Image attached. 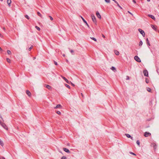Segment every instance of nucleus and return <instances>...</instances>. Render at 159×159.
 Listing matches in <instances>:
<instances>
[{
	"mask_svg": "<svg viewBox=\"0 0 159 159\" xmlns=\"http://www.w3.org/2000/svg\"><path fill=\"white\" fill-rule=\"evenodd\" d=\"M0 125L5 129L7 130H8V127L6 125L3 123L2 122H1V123H0Z\"/></svg>",
	"mask_w": 159,
	"mask_h": 159,
	"instance_id": "1",
	"label": "nucleus"
},
{
	"mask_svg": "<svg viewBox=\"0 0 159 159\" xmlns=\"http://www.w3.org/2000/svg\"><path fill=\"white\" fill-rule=\"evenodd\" d=\"M91 17H92V20L93 22L94 23H95V24H96V18H95V16H94V15L93 14H91Z\"/></svg>",
	"mask_w": 159,
	"mask_h": 159,
	"instance_id": "2",
	"label": "nucleus"
},
{
	"mask_svg": "<svg viewBox=\"0 0 159 159\" xmlns=\"http://www.w3.org/2000/svg\"><path fill=\"white\" fill-rule=\"evenodd\" d=\"M138 31L140 32L141 34H142L143 37H144L145 36V33L143 30L140 29H138Z\"/></svg>",
	"mask_w": 159,
	"mask_h": 159,
	"instance_id": "3",
	"label": "nucleus"
},
{
	"mask_svg": "<svg viewBox=\"0 0 159 159\" xmlns=\"http://www.w3.org/2000/svg\"><path fill=\"white\" fill-rule=\"evenodd\" d=\"M134 59L137 62H141V61L139 57L137 56H136L134 57Z\"/></svg>",
	"mask_w": 159,
	"mask_h": 159,
	"instance_id": "4",
	"label": "nucleus"
},
{
	"mask_svg": "<svg viewBox=\"0 0 159 159\" xmlns=\"http://www.w3.org/2000/svg\"><path fill=\"white\" fill-rule=\"evenodd\" d=\"M61 77H62V78L64 79L66 81V82L68 84H70V82H71L70 81H69L68 80H67L65 77H64L62 76H61Z\"/></svg>",
	"mask_w": 159,
	"mask_h": 159,
	"instance_id": "5",
	"label": "nucleus"
},
{
	"mask_svg": "<svg viewBox=\"0 0 159 159\" xmlns=\"http://www.w3.org/2000/svg\"><path fill=\"white\" fill-rule=\"evenodd\" d=\"M143 73L144 74V75L145 76H146V77L148 76V71L147 70H143Z\"/></svg>",
	"mask_w": 159,
	"mask_h": 159,
	"instance_id": "6",
	"label": "nucleus"
},
{
	"mask_svg": "<svg viewBox=\"0 0 159 159\" xmlns=\"http://www.w3.org/2000/svg\"><path fill=\"white\" fill-rule=\"evenodd\" d=\"M151 135V134L149 132H145L144 135L145 137H148V136Z\"/></svg>",
	"mask_w": 159,
	"mask_h": 159,
	"instance_id": "7",
	"label": "nucleus"
},
{
	"mask_svg": "<svg viewBox=\"0 0 159 159\" xmlns=\"http://www.w3.org/2000/svg\"><path fill=\"white\" fill-rule=\"evenodd\" d=\"M62 107V106L60 104H58L57 106L54 107V109L59 108L61 109Z\"/></svg>",
	"mask_w": 159,
	"mask_h": 159,
	"instance_id": "8",
	"label": "nucleus"
},
{
	"mask_svg": "<svg viewBox=\"0 0 159 159\" xmlns=\"http://www.w3.org/2000/svg\"><path fill=\"white\" fill-rule=\"evenodd\" d=\"M44 86L50 90H51L52 88L48 84H45Z\"/></svg>",
	"mask_w": 159,
	"mask_h": 159,
	"instance_id": "9",
	"label": "nucleus"
},
{
	"mask_svg": "<svg viewBox=\"0 0 159 159\" xmlns=\"http://www.w3.org/2000/svg\"><path fill=\"white\" fill-rule=\"evenodd\" d=\"M80 17L82 18V20H83V22L86 24V25L88 26V27H89V26L88 24L87 21L84 20V19L82 16H81Z\"/></svg>",
	"mask_w": 159,
	"mask_h": 159,
	"instance_id": "10",
	"label": "nucleus"
},
{
	"mask_svg": "<svg viewBox=\"0 0 159 159\" xmlns=\"http://www.w3.org/2000/svg\"><path fill=\"white\" fill-rule=\"evenodd\" d=\"M63 149L64 151H65L66 152L69 153H70V152L69 151V150L66 148H63Z\"/></svg>",
	"mask_w": 159,
	"mask_h": 159,
	"instance_id": "11",
	"label": "nucleus"
},
{
	"mask_svg": "<svg viewBox=\"0 0 159 159\" xmlns=\"http://www.w3.org/2000/svg\"><path fill=\"white\" fill-rule=\"evenodd\" d=\"M96 15L97 16V17L98 18H99L100 19H101V16L100 13H99V12L98 11H97L96 12Z\"/></svg>",
	"mask_w": 159,
	"mask_h": 159,
	"instance_id": "12",
	"label": "nucleus"
},
{
	"mask_svg": "<svg viewBox=\"0 0 159 159\" xmlns=\"http://www.w3.org/2000/svg\"><path fill=\"white\" fill-rule=\"evenodd\" d=\"M125 135L127 138H130L131 139L133 140V137H131L129 134H126Z\"/></svg>",
	"mask_w": 159,
	"mask_h": 159,
	"instance_id": "13",
	"label": "nucleus"
},
{
	"mask_svg": "<svg viewBox=\"0 0 159 159\" xmlns=\"http://www.w3.org/2000/svg\"><path fill=\"white\" fill-rule=\"evenodd\" d=\"M26 93L29 97H30L31 95V93L28 90L26 91Z\"/></svg>",
	"mask_w": 159,
	"mask_h": 159,
	"instance_id": "14",
	"label": "nucleus"
},
{
	"mask_svg": "<svg viewBox=\"0 0 159 159\" xmlns=\"http://www.w3.org/2000/svg\"><path fill=\"white\" fill-rule=\"evenodd\" d=\"M148 16L149 17H151V18H152L153 20H155V17L153 15H150L149 14L148 15Z\"/></svg>",
	"mask_w": 159,
	"mask_h": 159,
	"instance_id": "15",
	"label": "nucleus"
},
{
	"mask_svg": "<svg viewBox=\"0 0 159 159\" xmlns=\"http://www.w3.org/2000/svg\"><path fill=\"white\" fill-rule=\"evenodd\" d=\"M7 3L8 4V6L9 7H10L11 6V0H7Z\"/></svg>",
	"mask_w": 159,
	"mask_h": 159,
	"instance_id": "16",
	"label": "nucleus"
},
{
	"mask_svg": "<svg viewBox=\"0 0 159 159\" xmlns=\"http://www.w3.org/2000/svg\"><path fill=\"white\" fill-rule=\"evenodd\" d=\"M151 26L152 27V28L154 30H155V31H156L157 30V28H156V27H155V26L154 25H151Z\"/></svg>",
	"mask_w": 159,
	"mask_h": 159,
	"instance_id": "17",
	"label": "nucleus"
},
{
	"mask_svg": "<svg viewBox=\"0 0 159 159\" xmlns=\"http://www.w3.org/2000/svg\"><path fill=\"white\" fill-rule=\"evenodd\" d=\"M114 52H115V54L117 55H118L119 54V52L117 50H115Z\"/></svg>",
	"mask_w": 159,
	"mask_h": 159,
	"instance_id": "18",
	"label": "nucleus"
},
{
	"mask_svg": "<svg viewBox=\"0 0 159 159\" xmlns=\"http://www.w3.org/2000/svg\"><path fill=\"white\" fill-rule=\"evenodd\" d=\"M146 42H147V43L148 45L149 46H150V44L149 42V40H148V38H147V39H146Z\"/></svg>",
	"mask_w": 159,
	"mask_h": 159,
	"instance_id": "19",
	"label": "nucleus"
},
{
	"mask_svg": "<svg viewBox=\"0 0 159 159\" xmlns=\"http://www.w3.org/2000/svg\"><path fill=\"white\" fill-rule=\"evenodd\" d=\"M0 144L2 146H3L4 145L3 142L0 139Z\"/></svg>",
	"mask_w": 159,
	"mask_h": 159,
	"instance_id": "20",
	"label": "nucleus"
},
{
	"mask_svg": "<svg viewBox=\"0 0 159 159\" xmlns=\"http://www.w3.org/2000/svg\"><path fill=\"white\" fill-rule=\"evenodd\" d=\"M37 15L39 16H40L42 18V16L41 15V13L39 12H38L37 13Z\"/></svg>",
	"mask_w": 159,
	"mask_h": 159,
	"instance_id": "21",
	"label": "nucleus"
},
{
	"mask_svg": "<svg viewBox=\"0 0 159 159\" xmlns=\"http://www.w3.org/2000/svg\"><path fill=\"white\" fill-rule=\"evenodd\" d=\"M7 53L8 55H11V51L10 50H7Z\"/></svg>",
	"mask_w": 159,
	"mask_h": 159,
	"instance_id": "22",
	"label": "nucleus"
},
{
	"mask_svg": "<svg viewBox=\"0 0 159 159\" xmlns=\"http://www.w3.org/2000/svg\"><path fill=\"white\" fill-rule=\"evenodd\" d=\"M111 69L114 71L115 70H116V69L115 68L114 66L111 67Z\"/></svg>",
	"mask_w": 159,
	"mask_h": 159,
	"instance_id": "23",
	"label": "nucleus"
},
{
	"mask_svg": "<svg viewBox=\"0 0 159 159\" xmlns=\"http://www.w3.org/2000/svg\"><path fill=\"white\" fill-rule=\"evenodd\" d=\"M147 90L149 92H150L151 91V89L148 87L147 88Z\"/></svg>",
	"mask_w": 159,
	"mask_h": 159,
	"instance_id": "24",
	"label": "nucleus"
},
{
	"mask_svg": "<svg viewBox=\"0 0 159 159\" xmlns=\"http://www.w3.org/2000/svg\"><path fill=\"white\" fill-rule=\"evenodd\" d=\"M143 44V42L142 41H140L139 42V46H141Z\"/></svg>",
	"mask_w": 159,
	"mask_h": 159,
	"instance_id": "25",
	"label": "nucleus"
},
{
	"mask_svg": "<svg viewBox=\"0 0 159 159\" xmlns=\"http://www.w3.org/2000/svg\"><path fill=\"white\" fill-rule=\"evenodd\" d=\"M35 27L39 31L40 30V28L38 26H36Z\"/></svg>",
	"mask_w": 159,
	"mask_h": 159,
	"instance_id": "26",
	"label": "nucleus"
},
{
	"mask_svg": "<svg viewBox=\"0 0 159 159\" xmlns=\"http://www.w3.org/2000/svg\"><path fill=\"white\" fill-rule=\"evenodd\" d=\"M90 38L95 41H97V39L95 38H94V37H91Z\"/></svg>",
	"mask_w": 159,
	"mask_h": 159,
	"instance_id": "27",
	"label": "nucleus"
},
{
	"mask_svg": "<svg viewBox=\"0 0 159 159\" xmlns=\"http://www.w3.org/2000/svg\"><path fill=\"white\" fill-rule=\"evenodd\" d=\"M25 17L28 20H29L30 19V17H29V16L27 15H25Z\"/></svg>",
	"mask_w": 159,
	"mask_h": 159,
	"instance_id": "28",
	"label": "nucleus"
},
{
	"mask_svg": "<svg viewBox=\"0 0 159 159\" xmlns=\"http://www.w3.org/2000/svg\"><path fill=\"white\" fill-rule=\"evenodd\" d=\"M7 61L8 62H9V63H10L11 60H10V59H9V58H7Z\"/></svg>",
	"mask_w": 159,
	"mask_h": 159,
	"instance_id": "29",
	"label": "nucleus"
},
{
	"mask_svg": "<svg viewBox=\"0 0 159 159\" xmlns=\"http://www.w3.org/2000/svg\"><path fill=\"white\" fill-rule=\"evenodd\" d=\"M65 85L68 88H69V89L70 88V86L69 85H68V84H65Z\"/></svg>",
	"mask_w": 159,
	"mask_h": 159,
	"instance_id": "30",
	"label": "nucleus"
},
{
	"mask_svg": "<svg viewBox=\"0 0 159 159\" xmlns=\"http://www.w3.org/2000/svg\"><path fill=\"white\" fill-rule=\"evenodd\" d=\"M129 152L131 154H132L134 156H136V154H135L134 153L131 152Z\"/></svg>",
	"mask_w": 159,
	"mask_h": 159,
	"instance_id": "31",
	"label": "nucleus"
},
{
	"mask_svg": "<svg viewBox=\"0 0 159 159\" xmlns=\"http://www.w3.org/2000/svg\"><path fill=\"white\" fill-rule=\"evenodd\" d=\"M136 143L138 145H139L140 144L139 141L138 140H137L136 141Z\"/></svg>",
	"mask_w": 159,
	"mask_h": 159,
	"instance_id": "32",
	"label": "nucleus"
},
{
	"mask_svg": "<svg viewBox=\"0 0 159 159\" xmlns=\"http://www.w3.org/2000/svg\"><path fill=\"white\" fill-rule=\"evenodd\" d=\"M105 1L107 3H109L110 2V0H105Z\"/></svg>",
	"mask_w": 159,
	"mask_h": 159,
	"instance_id": "33",
	"label": "nucleus"
},
{
	"mask_svg": "<svg viewBox=\"0 0 159 159\" xmlns=\"http://www.w3.org/2000/svg\"><path fill=\"white\" fill-rule=\"evenodd\" d=\"M61 159H66V157L63 156L62 157Z\"/></svg>",
	"mask_w": 159,
	"mask_h": 159,
	"instance_id": "34",
	"label": "nucleus"
},
{
	"mask_svg": "<svg viewBox=\"0 0 159 159\" xmlns=\"http://www.w3.org/2000/svg\"><path fill=\"white\" fill-rule=\"evenodd\" d=\"M56 113L57 114H59V115H60L61 114V112L60 111H57L56 112Z\"/></svg>",
	"mask_w": 159,
	"mask_h": 159,
	"instance_id": "35",
	"label": "nucleus"
},
{
	"mask_svg": "<svg viewBox=\"0 0 159 159\" xmlns=\"http://www.w3.org/2000/svg\"><path fill=\"white\" fill-rule=\"evenodd\" d=\"M117 6L119 7L121 9H122V8L121 7L120 5L119 4H118L117 5Z\"/></svg>",
	"mask_w": 159,
	"mask_h": 159,
	"instance_id": "36",
	"label": "nucleus"
},
{
	"mask_svg": "<svg viewBox=\"0 0 159 159\" xmlns=\"http://www.w3.org/2000/svg\"><path fill=\"white\" fill-rule=\"evenodd\" d=\"M33 46H32L30 48H29V51H30L31 50V49H32L33 48Z\"/></svg>",
	"mask_w": 159,
	"mask_h": 159,
	"instance_id": "37",
	"label": "nucleus"
},
{
	"mask_svg": "<svg viewBox=\"0 0 159 159\" xmlns=\"http://www.w3.org/2000/svg\"><path fill=\"white\" fill-rule=\"evenodd\" d=\"M153 147H154V148H156V144H155V143H154L153 144Z\"/></svg>",
	"mask_w": 159,
	"mask_h": 159,
	"instance_id": "38",
	"label": "nucleus"
},
{
	"mask_svg": "<svg viewBox=\"0 0 159 159\" xmlns=\"http://www.w3.org/2000/svg\"><path fill=\"white\" fill-rule=\"evenodd\" d=\"M49 17L50 18V20H53V18H52V17H51V16H49Z\"/></svg>",
	"mask_w": 159,
	"mask_h": 159,
	"instance_id": "39",
	"label": "nucleus"
},
{
	"mask_svg": "<svg viewBox=\"0 0 159 159\" xmlns=\"http://www.w3.org/2000/svg\"><path fill=\"white\" fill-rule=\"evenodd\" d=\"M70 52L71 53H72V54H73L72 53H73L74 52V51L73 50H71L70 51Z\"/></svg>",
	"mask_w": 159,
	"mask_h": 159,
	"instance_id": "40",
	"label": "nucleus"
},
{
	"mask_svg": "<svg viewBox=\"0 0 159 159\" xmlns=\"http://www.w3.org/2000/svg\"><path fill=\"white\" fill-rule=\"evenodd\" d=\"M54 61V63L55 65H58L57 62H56V61Z\"/></svg>",
	"mask_w": 159,
	"mask_h": 159,
	"instance_id": "41",
	"label": "nucleus"
},
{
	"mask_svg": "<svg viewBox=\"0 0 159 159\" xmlns=\"http://www.w3.org/2000/svg\"><path fill=\"white\" fill-rule=\"evenodd\" d=\"M0 159H5V158L3 157H0Z\"/></svg>",
	"mask_w": 159,
	"mask_h": 159,
	"instance_id": "42",
	"label": "nucleus"
},
{
	"mask_svg": "<svg viewBox=\"0 0 159 159\" xmlns=\"http://www.w3.org/2000/svg\"><path fill=\"white\" fill-rule=\"evenodd\" d=\"M113 1L114 2L116 3V4H117V5L118 4V3L115 0H113Z\"/></svg>",
	"mask_w": 159,
	"mask_h": 159,
	"instance_id": "43",
	"label": "nucleus"
},
{
	"mask_svg": "<svg viewBox=\"0 0 159 159\" xmlns=\"http://www.w3.org/2000/svg\"><path fill=\"white\" fill-rule=\"evenodd\" d=\"M128 12L130 14H131V15H132V16H133V14L131 13L130 11H128Z\"/></svg>",
	"mask_w": 159,
	"mask_h": 159,
	"instance_id": "44",
	"label": "nucleus"
},
{
	"mask_svg": "<svg viewBox=\"0 0 159 159\" xmlns=\"http://www.w3.org/2000/svg\"><path fill=\"white\" fill-rule=\"evenodd\" d=\"M146 82L147 83H148V82H149V80H147V79H146Z\"/></svg>",
	"mask_w": 159,
	"mask_h": 159,
	"instance_id": "45",
	"label": "nucleus"
},
{
	"mask_svg": "<svg viewBox=\"0 0 159 159\" xmlns=\"http://www.w3.org/2000/svg\"><path fill=\"white\" fill-rule=\"evenodd\" d=\"M126 80H128L129 79V77L128 76H127L126 77Z\"/></svg>",
	"mask_w": 159,
	"mask_h": 159,
	"instance_id": "46",
	"label": "nucleus"
},
{
	"mask_svg": "<svg viewBox=\"0 0 159 159\" xmlns=\"http://www.w3.org/2000/svg\"><path fill=\"white\" fill-rule=\"evenodd\" d=\"M133 2L135 3H136V2L135 0H133Z\"/></svg>",
	"mask_w": 159,
	"mask_h": 159,
	"instance_id": "47",
	"label": "nucleus"
},
{
	"mask_svg": "<svg viewBox=\"0 0 159 159\" xmlns=\"http://www.w3.org/2000/svg\"><path fill=\"white\" fill-rule=\"evenodd\" d=\"M102 37L104 38H105V36L104 35V34H102Z\"/></svg>",
	"mask_w": 159,
	"mask_h": 159,
	"instance_id": "48",
	"label": "nucleus"
},
{
	"mask_svg": "<svg viewBox=\"0 0 159 159\" xmlns=\"http://www.w3.org/2000/svg\"><path fill=\"white\" fill-rule=\"evenodd\" d=\"M70 83H71V84L73 86H75V85H74V84H73L71 82H70Z\"/></svg>",
	"mask_w": 159,
	"mask_h": 159,
	"instance_id": "49",
	"label": "nucleus"
},
{
	"mask_svg": "<svg viewBox=\"0 0 159 159\" xmlns=\"http://www.w3.org/2000/svg\"><path fill=\"white\" fill-rule=\"evenodd\" d=\"M0 117L2 119L3 121H4L3 120V119H2V116L1 115H0Z\"/></svg>",
	"mask_w": 159,
	"mask_h": 159,
	"instance_id": "50",
	"label": "nucleus"
},
{
	"mask_svg": "<svg viewBox=\"0 0 159 159\" xmlns=\"http://www.w3.org/2000/svg\"><path fill=\"white\" fill-rule=\"evenodd\" d=\"M2 48L0 47V51H2Z\"/></svg>",
	"mask_w": 159,
	"mask_h": 159,
	"instance_id": "51",
	"label": "nucleus"
},
{
	"mask_svg": "<svg viewBox=\"0 0 159 159\" xmlns=\"http://www.w3.org/2000/svg\"><path fill=\"white\" fill-rule=\"evenodd\" d=\"M81 96H82L83 97H84V96H83V94H82V93H81Z\"/></svg>",
	"mask_w": 159,
	"mask_h": 159,
	"instance_id": "52",
	"label": "nucleus"
},
{
	"mask_svg": "<svg viewBox=\"0 0 159 159\" xmlns=\"http://www.w3.org/2000/svg\"><path fill=\"white\" fill-rule=\"evenodd\" d=\"M3 29L4 31L5 30V29L4 27L3 28Z\"/></svg>",
	"mask_w": 159,
	"mask_h": 159,
	"instance_id": "53",
	"label": "nucleus"
},
{
	"mask_svg": "<svg viewBox=\"0 0 159 159\" xmlns=\"http://www.w3.org/2000/svg\"><path fill=\"white\" fill-rule=\"evenodd\" d=\"M63 57H65V54H63Z\"/></svg>",
	"mask_w": 159,
	"mask_h": 159,
	"instance_id": "54",
	"label": "nucleus"
},
{
	"mask_svg": "<svg viewBox=\"0 0 159 159\" xmlns=\"http://www.w3.org/2000/svg\"><path fill=\"white\" fill-rule=\"evenodd\" d=\"M35 59V57H33V59L34 60Z\"/></svg>",
	"mask_w": 159,
	"mask_h": 159,
	"instance_id": "55",
	"label": "nucleus"
},
{
	"mask_svg": "<svg viewBox=\"0 0 159 159\" xmlns=\"http://www.w3.org/2000/svg\"><path fill=\"white\" fill-rule=\"evenodd\" d=\"M148 2H150V0H147Z\"/></svg>",
	"mask_w": 159,
	"mask_h": 159,
	"instance_id": "56",
	"label": "nucleus"
},
{
	"mask_svg": "<svg viewBox=\"0 0 159 159\" xmlns=\"http://www.w3.org/2000/svg\"><path fill=\"white\" fill-rule=\"evenodd\" d=\"M0 1H2L3 0H0Z\"/></svg>",
	"mask_w": 159,
	"mask_h": 159,
	"instance_id": "57",
	"label": "nucleus"
},
{
	"mask_svg": "<svg viewBox=\"0 0 159 159\" xmlns=\"http://www.w3.org/2000/svg\"><path fill=\"white\" fill-rule=\"evenodd\" d=\"M1 121L0 120V123H1Z\"/></svg>",
	"mask_w": 159,
	"mask_h": 159,
	"instance_id": "58",
	"label": "nucleus"
},
{
	"mask_svg": "<svg viewBox=\"0 0 159 159\" xmlns=\"http://www.w3.org/2000/svg\"><path fill=\"white\" fill-rule=\"evenodd\" d=\"M1 35V34L0 33V36Z\"/></svg>",
	"mask_w": 159,
	"mask_h": 159,
	"instance_id": "59",
	"label": "nucleus"
},
{
	"mask_svg": "<svg viewBox=\"0 0 159 159\" xmlns=\"http://www.w3.org/2000/svg\"><path fill=\"white\" fill-rule=\"evenodd\" d=\"M158 32H159V30Z\"/></svg>",
	"mask_w": 159,
	"mask_h": 159,
	"instance_id": "60",
	"label": "nucleus"
},
{
	"mask_svg": "<svg viewBox=\"0 0 159 159\" xmlns=\"http://www.w3.org/2000/svg\"><path fill=\"white\" fill-rule=\"evenodd\" d=\"M158 7H159V5H158Z\"/></svg>",
	"mask_w": 159,
	"mask_h": 159,
	"instance_id": "61",
	"label": "nucleus"
}]
</instances>
